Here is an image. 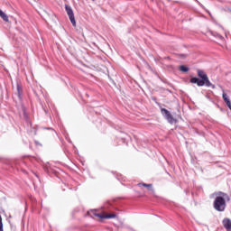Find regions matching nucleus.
<instances>
[{
    "instance_id": "1",
    "label": "nucleus",
    "mask_w": 231,
    "mask_h": 231,
    "mask_svg": "<svg viewBox=\"0 0 231 231\" xmlns=\"http://www.w3.org/2000/svg\"><path fill=\"white\" fill-rule=\"evenodd\" d=\"M198 73V77H199V78H191L190 79V82L191 84H197V86L199 87H203V86H207V88H216L215 85H212L210 83V80L208 79V76L207 75V73H205V71L201 70V69H199L197 71Z\"/></svg>"
},
{
    "instance_id": "2",
    "label": "nucleus",
    "mask_w": 231,
    "mask_h": 231,
    "mask_svg": "<svg viewBox=\"0 0 231 231\" xmlns=\"http://www.w3.org/2000/svg\"><path fill=\"white\" fill-rule=\"evenodd\" d=\"M90 217H97L98 219H115L116 214L115 213H106L105 211L98 209H91L88 211Z\"/></svg>"
},
{
    "instance_id": "3",
    "label": "nucleus",
    "mask_w": 231,
    "mask_h": 231,
    "mask_svg": "<svg viewBox=\"0 0 231 231\" xmlns=\"http://www.w3.org/2000/svg\"><path fill=\"white\" fill-rule=\"evenodd\" d=\"M211 198H216L214 203H228L230 201V196L221 191L213 193Z\"/></svg>"
},
{
    "instance_id": "4",
    "label": "nucleus",
    "mask_w": 231,
    "mask_h": 231,
    "mask_svg": "<svg viewBox=\"0 0 231 231\" xmlns=\"http://www.w3.org/2000/svg\"><path fill=\"white\" fill-rule=\"evenodd\" d=\"M65 10L67 12V15L69 16L72 26H74V28H76L77 27V21L75 20V14H73V9H71V6L66 5Z\"/></svg>"
},
{
    "instance_id": "5",
    "label": "nucleus",
    "mask_w": 231,
    "mask_h": 231,
    "mask_svg": "<svg viewBox=\"0 0 231 231\" xmlns=\"http://www.w3.org/2000/svg\"><path fill=\"white\" fill-rule=\"evenodd\" d=\"M161 112L162 113V115H165L166 119L168 120V122H170V124H172L174 122V117H172V115L171 114V112H169V110L162 108Z\"/></svg>"
},
{
    "instance_id": "6",
    "label": "nucleus",
    "mask_w": 231,
    "mask_h": 231,
    "mask_svg": "<svg viewBox=\"0 0 231 231\" xmlns=\"http://www.w3.org/2000/svg\"><path fill=\"white\" fill-rule=\"evenodd\" d=\"M226 205L225 203H215L214 208L217 210L218 212H223L225 210Z\"/></svg>"
},
{
    "instance_id": "7",
    "label": "nucleus",
    "mask_w": 231,
    "mask_h": 231,
    "mask_svg": "<svg viewBox=\"0 0 231 231\" xmlns=\"http://www.w3.org/2000/svg\"><path fill=\"white\" fill-rule=\"evenodd\" d=\"M138 187H145L149 192H154V189L152 188V184H146L143 182L138 183Z\"/></svg>"
},
{
    "instance_id": "8",
    "label": "nucleus",
    "mask_w": 231,
    "mask_h": 231,
    "mask_svg": "<svg viewBox=\"0 0 231 231\" xmlns=\"http://www.w3.org/2000/svg\"><path fill=\"white\" fill-rule=\"evenodd\" d=\"M223 225L227 231H231V221L229 218H225L223 220Z\"/></svg>"
},
{
    "instance_id": "9",
    "label": "nucleus",
    "mask_w": 231,
    "mask_h": 231,
    "mask_svg": "<svg viewBox=\"0 0 231 231\" xmlns=\"http://www.w3.org/2000/svg\"><path fill=\"white\" fill-rule=\"evenodd\" d=\"M0 17L1 19H3V21H5V23H9V19H8V15L6 14H5V12H3L1 9H0Z\"/></svg>"
},
{
    "instance_id": "10",
    "label": "nucleus",
    "mask_w": 231,
    "mask_h": 231,
    "mask_svg": "<svg viewBox=\"0 0 231 231\" xmlns=\"http://www.w3.org/2000/svg\"><path fill=\"white\" fill-rule=\"evenodd\" d=\"M17 91H18V97H21L23 95V88L17 84Z\"/></svg>"
},
{
    "instance_id": "11",
    "label": "nucleus",
    "mask_w": 231,
    "mask_h": 231,
    "mask_svg": "<svg viewBox=\"0 0 231 231\" xmlns=\"http://www.w3.org/2000/svg\"><path fill=\"white\" fill-rule=\"evenodd\" d=\"M180 71H182V72H184V73H186L187 71H189V68H187L186 66H183V65H181V66L180 67Z\"/></svg>"
},
{
    "instance_id": "12",
    "label": "nucleus",
    "mask_w": 231,
    "mask_h": 231,
    "mask_svg": "<svg viewBox=\"0 0 231 231\" xmlns=\"http://www.w3.org/2000/svg\"><path fill=\"white\" fill-rule=\"evenodd\" d=\"M0 231H3V217L0 216Z\"/></svg>"
}]
</instances>
